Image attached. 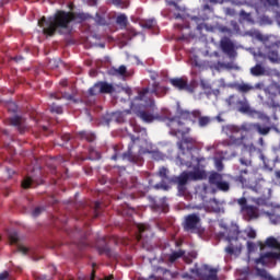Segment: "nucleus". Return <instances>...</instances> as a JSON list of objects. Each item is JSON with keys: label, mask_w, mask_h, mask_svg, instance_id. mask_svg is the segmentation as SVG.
<instances>
[{"label": "nucleus", "mask_w": 280, "mask_h": 280, "mask_svg": "<svg viewBox=\"0 0 280 280\" xmlns=\"http://www.w3.org/2000/svg\"><path fill=\"white\" fill-rule=\"evenodd\" d=\"M73 21V14L59 11L54 18H49L46 24L48 25L43 30L47 36H54L58 27H67Z\"/></svg>", "instance_id": "f257e3e1"}, {"label": "nucleus", "mask_w": 280, "mask_h": 280, "mask_svg": "<svg viewBox=\"0 0 280 280\" xmlns=\"http://www.w3.org/2000/svg\"><path fill=\"white\" fill-rule=\"evenodd\" d=\"M240 233L241 232L238 228H233L230 230L228 235V242H230V245L225 247V253L228 255H240V253H242V244L237 243Z\"/></svg>", "instance_id": "f03ea898"}, {"label": "nucleus", "mask_w": 280, "mask_h": 280, "mask_svg": "<svg viewBox=\"0 0 280 280\" xmlns=\"http://www.w3.org/2000/svg\"><path fill=\"white\" fill-rule=\"evenodd\" d=\"M192 277H198L200 280H218V270L203 266L201 269H192Z\"/></svg>", "instance_id": "7ed1b4c3"}, {"label": "nucleus", "mask_w": 280, "mask_h": 280, "mask_svg": "<svg viewBox=\"0 0 280 280\" xmlns=\"http://www.w3.org/2000/svg\"><path fill=\"white\" fill-rule=\"evenodd\" d=\"M280 48L279 45L272 44L271 46H265L261 52H259V56L264 58H268L270 62H280Z\"/></svg>", "instance_id": "20e7f679"}, {"label": "nucleus", "mask_w": 280, "mask_h": 280, "mask_svg": "<svg viewBox=\"0 0 280 280\" xmlns=\"http://www.w3.org/2000/svg\"><path fill=\"white\" fill-rule=\"evenodd\" d=\"M185 118V114H182L180 118H173L168 121V127L171 128V132L173 135H187L189 132V128L185 127V122L183 119Z\"/></svg>", "instance_id": "39448f33"}, {"label": "nucleus", "mask_w": 280, "mask_h": 280, "mask_svg": "<svg viewBox=\"0 0 280 280\" xmlns=\"http://www.w3.org/2000/svg\"><path fill=\"white\" fill-rule=\"evenodd\" d=\"M202 178H205V172H201V171L183 173L177 178V184L180 189V187H185V185H187L188 180H202Z\"/></svg>", "instance_id": "423d86ee"}, {"label": "nucleus", "mask_w": 280, "mask_h": 280, "mask_svg": "<svg viewBox=\"0 0 280 280\" xmlns=\"http://www.w3.org/2000/svg\"><path fill=\"white\" fill-rule=\"evenodd\" d=\"M209 183L210 185H214V187L220 189V191H229L230 189L229 182H226L220 173H211L209 176Z\"/></svg>", "instance_id": "0eeeda50"}, {"label": "nucleus", "mask_w": 280, "mask_h": 280, "mask_svg": "<svg viewBox=\"0 0 280 280\" xmlns=\"http://www.w3.org/2000/svg\"><path fill=\"white\" fill-rule=\"evenodd\" d=\"M159 95V92L156 90H153L150 92V90L144 89L142 90L136 100H139L140 102H144L142 106H154V100H152V94Z\"/></svg>", "instance_id": "6e6552de"}, {"label": "nucleus", "mask_w": 280, "mask_h": 280, "mask_svg": "<svg viewBox=\"0 0 280 280\" xmlns=\"http://www.w3.org/2000/svg\"><path fill=\"white\" fill-rule=\"evenodd\" d=\"M115 89L112 84L106 82L96 83L90 89V95H100V93H113Z\"/></svg>", "instance_id": "1a4fd4ad"}, {"label": "nucleus", "mask_w": 280, "mask_h": 280, "mask_svg": "<svg viewBox=\"0 0 280 280\" xmlns=\"http://www.w3.org/2000/svg\"><path fill=\"white\" fill-rule=\"evenodd\" d=\"M221 49L223 54H226L229 58H235L237 56V51H235V45L229 38H224L221 40Z\"/></svg>", "instance_id": "9d476101"}, {"label": "nucleus", "mask_w": 280, "mask_h": 280, "mask_svg": "<svg viewBox=\"0 0 280 280\" xmlns=\"http://www.w3.org/2000/svg\"><path fill=\"white\" fill-rule=\"evenodd\" d=\"M200 224V217L196 214H189L185 218L184 229L185 231H194V229H198Z\"/></svg>", "instance_id": "9b49d317"}, {"label": "nucleus", "mask_w": 280, "mask_h": 280, "mask_svg": "<svg viewBox=\"0 0 280 280\" xmlns=\"http://www.w3.org/2000/svg\"><path fill=\"white\" fill-rule=\"evenodd\" d=\"M275 259L280 261V252L279 253H267L256 260V264H261L262 266H270L275 262Z\"/></svg>", "instance_id": "f8f14e48"}, {"label": "nucleus", "mask_w": 280, "mask_h": 280, "mask_svg": "<svg viewBox=\"0 0 280 280\" xmlns=\"http://www.w3.org/2000/svg\"><path fill=\"white\" fill-rule=\"evenodd\" d=\"M264 213L271 224H280V208H273L271 211H265Z\"/></svg>", "instance_id": "ddd939ff"}, {"label": "nucleus", "mask_w": 280, "mask_h": 280, "mask_svg": "<svg viewBox=\"0 0 280 280\" xmlns=\"http://www.w3.org/2000/svg\"><path fill=\"white\" fill-rule=\"evenodd\" d=\"M171 84H173L175 89H178L179 91H185V89H187V79L185 78L172 79Z\"/></svg>", "instance_id": "4468645a"}, {"label": "nucleus", "mask_w": 280, "mask_h": 280, "mask_svg": "<svg viewBox=\"0 0 280 280\" xmlns=\"http://www.w3.org/2000/svg\"><path fill=\"white\" fill-rule=\"evenodd\" d=\"M237 106L240 113H253V109L250 108V105H248V101L246 98H244L243 101H237Z\"/></svg>", "instance_id": "2eb2a0df"}, {"label": "nucleus", "mask_w": 280, "mask_h": 280, "mask_svg": "<svg viewBox=\"0 0 280 280\" xmlns=\"http://www.w3.org/2000/svg\"><path fill=\"white\" fill-rule=\"evenodd\" d=\"M250 73L255 77L266 75V68H264L261 63H257L255 67L250 69Z\"/></svg>", "instance_id": "dca6fc26"}, {"label": "nucleus", "mask_w": 280, "mask_h": 280, "mask_svg": "<svg viewBox=\"0 0 280 280\" xmlns=\"http://www.w3.org/2000/svg\"><path fill=\"white\" fill-rule=\"evenodd\" d=\"M243 213H245V215H248L249 220H253V219L257 218V215H258L257 208H255L253 206H247L243 210Z\"/></svg>", "instance_id": "f3484780"}, {"label": "nucleus", "mask_w": 280, "mask_h": 280, "mask_svg": "<svg viewBox=\"0 0 280 280\" xmlns=\"http://www.w3.org/2000/svg\"><path fill=\"white\" fill-rule=\"evenodd\" d=\"M226 135L235 137V135H242L241 128L235 125H229L225 127Z\"/></svg>", "instance_id": "a211bd4d"}, {"label": "nucleus", "mask_w": 280, "mask_h": 280, "mask_svg": "<svg viewBox=\"0 0 280 280\" xmlns=\"http://www.w3.org/2000/svg\"><path fill=\"white\" fill-rule=\"evenodd\" d=\"M266 244L270 248H277V250H280V240H277L275 237H269L267 238Z\"/></svg>", "instance_id": "6ab92c4d"}, {"label": "nucleus", "mask_w": 280, "mask_h": 280, "mask_svg": "<svg viewBox=\"0 0 280 280\" xmlns=\"http://www.w3.org/2000/svg\"><path fill=\"white\" fill-rule=\"evenodd\" d=\"M139 117L142 119V121H147V124H151V121H154V115L148 112H141L139 114Z\"/></svg>", "instance_id": "aec40b11"}, {"label": "nucleus", "mask_w": 280, "mask_h": 280, "mask_svg": "<svg viewBox=\"0 0 280 280\" xmlns=\"http://www.w3.org/2000/svg\"><path fill=\"white\" fill-rule=\"evenodd\" d=\"M241 139H244V132H250L255 129V124H243L241 127Z\"/></svg>", "instance_id": "412c9836"}, {"label": "nucleus", "mask_w": 280, "mask_h": 280, "mask_svg": "<svg viewBox=\"0 0 280 280\" xmlns=\"http://www.w3.org/2000/svg\"><path fill=\"white\" fill-rule=\"evenodd\" d=\"M236 91L240 93H248L249 91H253V85L248 83L238 84L236 85Z\"/></svg>", "instance_id": "4be33fe9"}, {"label": "nucleus", "mask_w": 280, "mask_h": 280, "mask_svg": "<svg viewBox=\"0 0 280 280\" xmlns=\"http://www.w3.org/2000/svg\"><path fill=\"white\" fill-rule=\"evenodd\" d=\"M138 231L139 235L137 236V240L139 242L143 237V233H145V231H150V226L148 224H138Z\"/></svg>", "instance_id": "5701e85b"}, {"label": "nucleus", "mask_w": 280, "mask_h": 280, "mask_svg": "<svg viewBox=\"0 0 280 280\" xmlns=\"http://www.w3.org/2000/svg\"><path fill=\"white\" fill-rule=\"evenodd\" d=\"M254 129L257 130V132L259 135H268V132H270V128L269 127H261V125L259 124H254Z\"/></svg>", "instance_id": "b1692460"}, {"label": "nucleus", "mask_w": 280, "mask_h": 280, "mask_svg": "<svg viewBox=\"0 0 280 280\" xmlns=\"http://www.w3.org/2000/svg\"><path fill=\"white\" fill-rule=\"evenodd\" d=\"M257 276L261 277V279L272 280V276L268 273L265 269H256Z\"/></svg>", "instance_id": "393cba45"}, {"label": "nucleus", "mask_w": 280, "mask_h": 280, "mask_svg": "<svg viewBox=\"0 0 280 280\" xmlns=\"http://www.w3.org/2000/svg\"><path fill=\"white\" fill-rule=\"evenodd\" d=\"M185 143H190V145H194V143H196V138H184L178 143V147H179L180 150H183V145H185Z\"/></svg>", "instance_id": "a878e982"}, {"label": "nucleus", "mask_w": 280, "mask_h": 280, "mask_svg": "<svg viewBox=\"0 0 280 280\" xmlns=\"http://www.w3.org/2000/svg\"><path fill=\"white\" fill-rule=\"evenodd\" d=\"M182 255H184L183 250L175 252V253H173V254L170 255L168 260L171 261V264H174V261H175L176 259H179V257H180Z\"/></svg>", "instance_id": "bb28decb"}, {"label": "nucleus", "mask_w": 280, "mask_h": 280, "mask_svg": "<svg viewBox=\"0 0 280 280\" xmlns=\"http://www.w3.org/2000/svg\"><path fill=\"white\" fill-rule=\"evenodd\" d=\"M210 122H211V118L207 116L199 117V126H201V128H205V126H209Z\"/></svg>", "instance_id": "cd10ccee"}, {"label": "nucleus", "mask_w": 280, "mask_h": 280, "mask_svg": "<svg viewBox=\"0 0 280 280\" xmlns=\"http://www.w3.org/2000/svg\"><path fill=\"white\" fill-rule=\"evenodd\" d=\"M243 233L245 235H247V237H249V240H255V237H257V232L253 229H247Z\"/></svg>", "instance_id": "c85d7f7f"}, {"label": "nucleus", "mask_w": 280, "mask_h": 280, "mask_svg": "<svg viewBox=\"0 0 280 280\" xmlns=\"http://www.w3.org/2000/svg\"><path fill=\"white\" fill-rule=\"evenodd\" d=\"M9 241L10 244H16V242H19V234L16 232H11L9 234Z\"/></svg>", "instance_id": "c756f323"}, {"label": "nucleus", "mask_w": 280, "mask_h": 280, "mask_svg": "<svg viewBox=\"0 0 280 280\" xmlns=\"http://www.w3.org/2000/svg\"><path fill=\"white\" fill-rule=\"evenodd\" d=\"M116 22L118 23V25H122L124 27H126V23H128V18H126V15H118Z\"/></svg>", "instance_id": "7c9ffc66"}, {"label": "nucleus", "mask_w": 280, "mask_h": 280, "mask_svg": "<svg viewBox=\"0 0 280 280\" xmlns=\"http://www.w3.org/2000/svg\"><path fill=\"white\" fill-rule=\"evenodd\" d=\"M240 16H242L244 21H248V23H253V16L250 15V13H246V11H241Z\"/></svg>", "instance_id": "2f4dec72"}, {"label": "nucleus", "mask_w": 280, "mask_h": 280, "mask_svg": "<svg viewBox=\"0 0 280 280\" xmlns=\"http://www.w3.org/2000/svg\"><path fill=\"white\" fill-rule=\"evenodd\" d=\"M155 24L156 22L154 20H147L142 22V27H145L147 30H151V27Z\"/></svg>", "instance_id": "473e14b6"}, {"label": "nucleus", "mask_w": 280, "mask_h": 280, "mask_svg": "<svg viewBox=\"0 0 280 280\" xmlns=\"http://www.w3.org/2000/svg\"><path fill=\"white\" fill-rule=\"evenodd\" d=\"M214 165L218 172H222L224 170V164H222V160L214 159Z\"/></svg>", "instance_id": "72a5a7b5"}, {"label": "nucleus", "mask_w": 280, "mask_h": 280, "mask_svg": "<svg viewBox=\"0 0 280 280\" xmlns=\"http://www.w3.org/2000/svg\"><path fill=\"white\" fill-rule=\"evenodd\" d=\"M237 205L241 207V211H244L248 206H246V198L237 199Z\"/></svg>", "instance_id": "f704fd0d"}, {"label": "nucleus", "mask_w": 280, "mask_h": 280, "mask_svg": "<svg viewBox=\"0 0 280 280\" xmlns=\"http://www.w3.org/2000/svg\"><path fill=\"white\" fill-rule=\"evenodd\" d=\"M50 110H51V113H57V115L62 114V107H60V106H58L56 104H52L50 106Z\"/></svg>", "instance_id": "c9c22d12"}, {"label": "nucleus", "mask_w": 280, "mask_h": 280, "mask_svg": "<svg viewBox=\"0 0 280 280\" xmlns=\"http://www.w3.org/2000/svg\"><path fill=\"white\" fill-rule=\"evenodd\" d=\"M117 75H126V66H120L118 69L115 70Z\"/></svg>", "instance_id": "e433bc0d"}, {"label": "nucleus", "mask_w": 280, "mask_h": 280, "mask_svg": "<svg viewBox=\"0 0 280 280\" xmlns=\"http://www.w3.org/2000/svg\"><path fill=\"white\" fill-rule=\"evenodd\" d=\"M254 36H255V38H257V40H261L262 43H266V40H267V38H266V36H264L261 33H259V32H255L254 33Z\"/></svg>", "instance_id": "4c0bfd02"}, {"label": "nucleus", "mask_w": 280, "mask_h": 280, "mask_svg": "<svg viewBox=\"0 0 280 280\" xmlns=\"http://www.w3.org/2000/svg\"><path fill=\"white\" fill-rule=\"evenodd\" d=\"M159 176H161V178H167V168L165 167L160 168Z\"/></svg>", "instance_id": "58836bf2"}, {"label": "nucleus", "mask_w": 280, "mask_h": 280, "mask_svg": "<svg viewBox=\"0 0 280 280\" xmlns=\"http://www.w3.org/2000/svg\"><path fill=\"white\" fill-rule=\"evenodd\" d=\"M30 185H32V178H26V179H24L23 183H22V187H23L24 189L30 188Z\"/></svg>", "instance_id": "ea45409f"}, {"label": "nucleus", "mask_w": 280, "mask_h": 280, "mask_svg": "<svg viewBox=\"0 0 280 280\" xmlns=\"http://www.w3.org/2000/svg\"><path fill=\"white\" fill-rule=\"evenodd\" d=\"M43 213V208H35L34 211L32 212L33 218H38Z\"/></svg>", "instance_id": "a19ab883"}, {"label": "nucleus", "mask_w": 280, "mask_h": 280, "mask_svg": "<svg viewBox=\"0 0 280 280\" xmlns=\"http://www.w3.org/2000/svg\"><path fill=\"white\" fill-rule=\"evenodd\" d=\"M18 250H19V253H22L23 255L27 254V247L25 245H19Z\"/></svg>", "instance_id": "79ce46f5"}, {"label": "nucleus", "mask_w": 280, "mask_h": 280, "mask_svg": "<svg viewBox=\"0 0 280 280\" xmlns=\"http://www.w3.org/2000/svg\"><path fill=\"white\" fill-rule=\"evenodd\" d=\"M200 85L202 86V89H211V84H209V82H207L206 80H201L200 81Z\"/></svg>", "instance_id": "37998d69"}, {"label": "nucleus", "mask_w": 280, "mask_h": 280, "mask_svg": "<svg viewBox=\"0 0 280 280\" xmlns=\"http://www.w3.org/2000/svg\"><path fill=\"white\" fill-rule=\"evenodd\" d=\"M240 162H241L242 165H245L246 167L250 166V161L249 160H246V159L242 158L240 160Z\"/></svg>", "instance_id": "c03bdc74"}, {"label": "nucleus", "mask_w": 280, "mask_h": 280, "mask_svg": "<svg viewBox=\"0 0 280 280\" xmlns=\"http://www.w3.org/2000/svg\"><path fill=\"white\" fill-rule=\"evenodd\" d=\"M223 69H235V66L233 63H220Z\"/></svg>", "instance_id": "a18cd8bd"}, {"label": "nucleus", "mask_w": 280, "mask_h": 280, "mask_svg": "<svg viewBox=\"0 0 280 280\" xmlns=\"http://www.w3.org/2000/svg\"><path fill=\"white\" fill-rule=\"evenodd\" d=\"M190 65H191L192 67H200V62H198V58L191 59V60H190Z\"/></svg>", "instance_id": "49530a36"}, {"label": "nucleus", "mask_w": 280, "mask_h": 280, "mask_svg": "<svg viewBox=\"0 0 280 280\" xmlns=\"http://www.w3.org/2000/svg\"><path fill=\"white\" fill-rule=\"evenodd\" d=\"M8 277H9L8 271H3L2 273H0V280H5L8 279Z\"/></svg>", "instance_id": "de8ad7c7"}, {"label": "nucleus", "mask_w": 280, "mask_h": 280, "mask_svg": "<svg viewBox=\"0 0 280 280\" xmlns=\"http://www.w3.org/2000/svg\"><path fill=\"white\" fill-rule=\"evenodd\" d=\"M262 23H266L267 25H271V24H272V20H270V19L264 16V18H262Z\"/></svg>", "instance_id": "09e8293b"}, {"label": "nucleus", "mask_w": 280, "mask_h": 280, "mask_svg": "<svg viewBox=\"0 0 280 280\" xmlns=\"http://www.w3.org/2000/svg\"><path fill=\"white\" fill-rule=\"evenodd\" d=\"M267 5H277V0H266Z\"/></svg>", "instance_id": "8fccbe9b"}, {"label": "nucleus", "mask_w": 280, "mask_h": 280, "mask_svg": "<svg viewBox=\"0 0 280 280\" xmlns=\"http://www.w3.org/2000/svg\"><path fill=\"white\" fill-rule=\"evenodd\" d=\"M247 248L248 250H253L255 248V244L252 242H247Z\"/></svg>", "instance_id": "3c124183"}, {"label": "nucleus", "mask_w": 280, "mask_h": 280, "mask_svg": "<svg viewBox=\"0 0 280 280\" xmlns=\"http://www.w3.org/2000/svg\"><path fill=\"white\" fill-rule=\"evenodd\" d=\"M10 110H16V105L14 103H11L9 105Z\"/></svg>", "instance_id": "603ef678"}, {"label": "nucleus", "mask_w": 280, "mask_h": 280, "mask_svg": "<svg viewBox=\"0 0 280 280\" xmlns=\"http://www.w3.org/2000/svg\"><path fill=\"white\" fill-rule=\"evenodd\" d=\"M189 256L191 257V259H196L198 257V254L196 252H192L189 254Z\"/></svg>", "instance_id": "864d4df0"}, {"label": "nucleus", "mask_w": 280, "mask_h": 280, "mask_svg": "<svg viewBox=\"0 0 280 280\" xmlns=\"http://www.w3.org/2000/svg\"><path fill=\"white\" fill-rule=\"evenodd\" d=\"M45 18H42L39 21H38V25L39 27H43V23H45Z\"/></svg>", "instance_id": "5fc2aeb1"}, {"label": "nucleus", "mask_w": 280, "mask_h": 280, "mask_svg": "<svg viewBox=\"0 0 280 280\" xmlns=\"http://www.w3.org/2000/svg\"><path fill=\"white\" fill-rule=\"evenodd\" d=\"M192 115H195V117H199L200 113L198 110L194 112Z\"/></svg>", "instance_id": "6e6d98bb"}, {"label": "nucleus", "mask_w": 280, "mask_h": 280, "mask_svg": "<svg viewBox=\"0 0 280 280\" xmlns=\"http://www.w3.org/2000/svg\"><path fill=\"white\" fill-rule=\"evenodd\" d=\"M185 261L186 264H191V259H188L187 257H185Z\"/></svg>", "instance_id": "4d7b16f0"}, {"label": "nucleus", "mask_w": 280, "mask_h": 280, "mask_svg": "<svg viewBox=\"0 0 280 280\" xmlns=\"http://www.w3.org/2000/svg\"><path fill=\"white\" fill-rule=\"evenodd\" d=\"M167 1V3H170V5H174V1H172V0H166Z\"/></svg>", "instance_id": "13d9d810"}, {"label": "nucleus", "mask_w": 280, "mask_h": 280, "mask_svg": "<svg viewBox=\"0 0 280 280\" xmlns=\"http://www.w3.org/2000/svg\"><path fill=\"white\" fill-rule=\"evenodd\" d=\"M14 124L19 125V124H21V120L19 118H16V121Z\"/></svg>", "instance_id": "bf43d9fd"}, {"label": "nucleus", "mask_w": 280, "mask_h": 280, "mask_svg": "<svg viewBox=\"0 0 280 280\" xmlns=\"http://www.w3.org/2000/svg\"><path fill=\"white\" fill-rule=\"evenodd\" d=\"M113 279V276L106 277L105 280H110Z\"/></svg>", "instance_id": "052dcab7"}, {"label": "nucleus", "mask_w": 280, "mask_h": 280, "mask_svg": "<svg viewBox=\"0 0 280 280\" xmlns=\"http://www.w3.org/2000/svg\"><path fill=\"white\" fill-rule=\"evenodd\" d=\"M241 174H248V171H242Z\"/></svg>", "instance_id": "680f3d73"}, {"label": "nucleus", "mask_w": 280, "mask_h": 280, "mask_svg": "<svg viewBox=\"0 0 280 280\" xmlns=\"http://www.w3.org/2000/svg\"><path fill=\"white\" fill-rule=\"evenodd\" d=\"M269 196H271L272 194V189H268Z\"/></svg>", "instance_id": "e2e57ef3"}, {"label": "nucleus", "mask_w": 280, "mask_h": 280, "mask_svg": "<svg viewBox=\"0 0 280 280\" xmlns=\"http://www.w3.org/2000/svg\"><path fill=\"white\" fill-rule=\"evenodd\" d=\"M93 139H95V137L92 136V139H90L89 141H93Z\"/></svg>", "instance_id": "0e129e2a"}, {"label": "nucleus", "mask_w": 280, "mask_h": 280, "mask_svg": "<svg viewBox=\"0 0 280 280\" xmlns=\"http://www.w3.org/2000/svg\"><path fill=\"white\" fill-rule=\"evenodd\" d=\"M131 108H135V103L131 104Z\"/></svg>", "instance_id": "69168bd1"}, {"label": "nucleus", "mask_w": 280, "mask_h": 280, "mask_svg": "<svg viewBox=\"0 0 280 280\" xmlns=\"http://www.w3.org/2000/svg\"><path fill=\"white\" fill-rule=\"evenodd\" d=\"M210 202H215V200H212V201H210Z\"/></svg>", "instance_id": "338daca9"}, {"label": "nucleus", "mask_w": 280, "mask_h": 280, "mask_svg": "<svg viewBox=\"0 0 280 280\" xmlns=\"http://www.w3.org/2000/svg\"><path fill=\"white\" fill-rule=\"evenodd\" d=\"M230 100H233V96H232V97H230Z\"/></svg>", "instance_id": "774afa93"}]
</instances>
